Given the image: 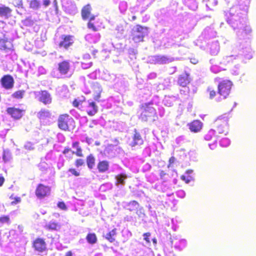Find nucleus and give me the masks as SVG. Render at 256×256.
Segmentation results:
<instances>
[{
	"label": "nucleus",
	"mask_w": 256,
	"mask_h": 256,
	"mask_svg": "<svg viewBox=\"0 0 256 256\" xmlns=\"http://www.w3.org/2000/svg\"><path fill=\"white\" fill-rule=\"evenodd\" d=\"M179 192H181L182 193V194H184V192L182 190H180V191H179Z\"/></svg>",
	"instance_id": "nucleus-57"
},
{
	"label": "nucleus",
	"mask_w": 256,
	"mask_h": 256,
	"mask_svg": "<svg viewBox=\"0 0 256 256\" xmlns=\"http://www.w3.org/2000/svg\"><path fill=\"white\" fill-rule=\"evenodd\" d=\"M61 41L58 44V46L65 49H68L74 43L72 36L70 35H62L61 36Z\"/></svg>",
	"instance_id": "nucleus-13"
},
{
	"label": "nucleus",
	"mask_w": 256,
	"mask_h": 256,
	"mask_svg": "<svg viewBox=\"0 0 256 256\" xmlns=\"http://www.w3.org/2000/svg\"><path fill=\"white\" fill-rule=\"evenodd\" d=\"M36 98L40 102L45 106H48L52 102V96L46 90H41L37 92Z\"/></svg>",
	"instance_id": "nucleus-6"
},
{
	"label": "nucleus",
	"mask_w": 256,
	"mask_h": 256,
	"mask_svg": "<svg viewBox=\"0 0 256 256\" xmlns=\"http://www.w3.org/2000/svg\"><path fill=\"white\" fill-rule=\"evenodd\" d=\"M10 198L12 200L11 202V204L12 205L20 203L21 201L20 198L14 197L12 195L10 196Z\"/></svg>",
	"instance_id": "nucleus-36"
},
{
	"label": "nucleus",
	"mask_w": 256,
	"mask_h": 256,
	"mask_svg": "<svg viewBox=\"0 0 256 256\" xmlns=\"http://www.w3.org/2000/svg\"><path fill=\"white\" fill-rule=\"evenodd\" d=\"M54 6L56 7V8H57V7H58V3H57L56 0H54Z\"/></svg>",
	"instance_id": "nucleus-55"
},
{
	"label": "nucleus",
	"mask_w": 256,
	"mask_h": 256,
	"mask_svg": "<svg viewBox=\"0 0 256 256\" xmlns=\"http://www.w3.org/2000/svg\"><path fill=\"white\" fill-rule=\"evenodd\" d=\"M150 235L151 234L150 232H146L144 233L143 234L144 239L147 243H150V240L149 238L150 236Z\"/></svg>",
	"instance_id": "nucleus-42"
},
{
	"label": "nucleus",
	"mask_w": 256,
	"mask_h": 256,
	"mask_svg": "<svg viewBox=\"0 0 256 256\" xmlns=\"http://www.w3.org/2000/svg\"><path fill=\"white\" fill-rule=\"evenodd\" d=\"M58 206L62 210H66L67 209L66 204L63 202H58Z\"/></svg>",
	"instance_id": "nucleus-43"
},
{
	"label": "nucleus",
	"mask_w": 256,
	"mask_h": 256,
	"mask_svg": "<svg viewBox=\"0 0 256 256\" xmlns=\"http://www.w3.org/2000/svg\"><path fill=\"white\" fill-rule=\"evenodd\" d=\"M14 82V78L10 74L4 75L0 79V84L6 90L13 88Z\"/></svg>",
	"instance_id": "nucleus-12"
},
{
	"label": "nucleus",
	"mask_w": 256,
	"mask_h": 256,
	"mask_svg": "<svg viewBox=\"0 0 256 256\" xmlns=\"http://www.w3.org/2000/svg\"><path fill=\"white\" fill-rule=\"evenodd\" d=\"M84 101V98L82 100H78V99H74L72 102V106L75 108H78L80 106V104L82 103Z\"/></svg>",
	"instance_id": "nucleus-41"
},
{
	"label": "nucleus",
	"mask_w": 256,
	"mask_h": 256,
	"mask_svg": "<svg viewBox=\"0 0 256 256\" xmlns=\"http://www.w3.org/2000/svg\"><path fill=\"white\" fill-rule=\"evenodd\" d=\"M116 178L118 183L123 185L125 183L124 180L126 178V176L125 174H120L118 175Z\"/></svg>",
	"instance_id": "nucleus-31"
},
{
	"label": "nucleus",
	"mask_w": 256,
	"mask_h": 256,
	"mask_svg": "<svg viewBox=\"0 0 256 256\" xmlns=\"http://www.w3.org/2000/svg\"><path fill=\"white\" fill-rule=\"evenodd\" d=\"M72 146L73 148L76 149V151L75 152H72V154H75L78 157H82L84 156L82 150L80 146V143L78 142H74L72 143Z\"/></svg>",
	"instance_id": "nucleus-23"
},
{
	"label": "nucleus",
	"mask_w": 256,
	"mask_h": 256,
	"mask_svg": "<svg viewBox=\"0 0 256 256\" xmlns=\"http://www.w3.org/2000/svg\"><path fill=\"white\" fill-rule=\"evenodd\" d=\"M152 241L154 245H156L157 244V240L156 238H154L152 240Z\"/></svg>",
	"instance_id": "nucleus-54"
},
{
	"label": "nucleus",
	"mask_w": 256,
	"mask_h": 256,
	"mask_svg": "<svg viewBox=\"0 0 256 256\" xmlns=\"http://www.w3.org/2000/svg\"><path fill=\"white\" fill-rule=\"evenodd\" d=\"M181 179L184 181L186 183L189 182L191 180H192V177L190 175L184 176L182 175L181 176Z\"/></svg>",
	"instance_id": "nucleus-39"
},
{
	"label": "nucleus",
	"mask_w": 256,
	"mask_h": 256,
	"mask_svg": "<svg viewBox=\"0 0 256 256\" xmlns=\"http://www.w3.org/2000/svg\"><path fill=\"white\" fill-rule=\"evenodd\" d=\"M117 235V229L114 228L112 230L108 232L104 237L106 240L110 243H112L116 242V237Z\"/></svg>",
	"instance_id": "nucleus-18"
},
{
	"label": "nucleus",
	"mask_w": 256,
	"mask_h": 256,
	"mask_svg": "<svg viewBox=\"0 0 256 256\" xmlns=\"http://www.w3.org/2000/svg\"><path fill=\"white\" fill-rule=\"evenodd\" d=\"M25 110L16 108L14 106L8 108L6 112L14 120H20L21 118L25 112Z\"/></svg>",
	"instance_id": "nucleus-9"
},
{
	"label": "nucleus",
	"mask_w": 256,
	"mask_h": 256,
	"mask_svg": "<svg viewBox=\"0 0 256 256\" xmlns=\"http://www.w3.org/2000/svg\"><path fill=\"white\" fill-rule=\"evenodd\" d=\"M12 4L16 7H22V0H12Z\"/></svg>",
	"instance_id": "nucleus-40"
},
{
	"label": "nucleus",
	"mask_w": 256,
	"mask_h": 256,
	"mask_svg": "<svg viewBox=\"0 0 256 256\" xmlns=\"http://www.w3.org/2000/svg\"><path fill=\"white\" fill-rule=\"evenodd\" d=\"M12 12L10 8L7 6H0V16L8 17Z\"/></svg>",
	"instance_id": "nucleus-27"
},
{
	"label": "nucleus",
	"mask_w": 256,
	"mask_h": 256,
	"mask_svg": "<svg viewBox=\"0 0 256 256\" xmlns=\"http://www.w3.org/2000/svg\"><path fill=\"white\" fill-rule=\"evenodd\" d=\"M92 20H89L87 24V26L89 29L92 30L94 32H96L98 30L94 24L92 22Z\"/></svg>",
	"instance_id": "nucleus-34"
},
{
	"label": "nucleus",
	"mask_w": 256,
	"mask_h": 256,
	"mask_svg": "<svg viewBox=\"0 0 256 256\" xmlns=\"http://www.w3.org/2000/svg\"><path fill=\"white\" fill-rule=\"evenodd\" d=\"M214 130L218 134H224L227 132L228 120L224 118H218L213 122Z\"/></svg>",
	"instance_id": "nucleus-5"
},
{
	"label": "nucleus",
	"mask_w": 256,
	"mask_h": 256,
	"mask_svg": "<svg viewBox=\"0 0 256 256\" xmlns=\"http://www.w3.org/2000/svg\"><path fill=\"white\" fill-rule=\"evenodd\" d=\"M190 82L189 75L184 73L180 76L178 78V84L182 86H186Z\"/></svg>",
	"instance_id": "nucleus-20"
},
{
	"label": "nucleus",
	"mask_w": 256,
	"mask_h": 256,
	"mask_svg": "<svg viewBox=\"0 0 256 256\" xmlns=\"http://www.w3.org/2000/svg\"><path fill=\"white\" fill-rule=\"evenodd\" d=\"M0 50L8 52L13 50L12 42L8 39H0Z\"/></svg>",
	"instance_id": "nucleus-16"
},
{
	"label": "nucleus",
	"mask_w": 256,
	"mask_h": 256,
	"mask_svg": "<svg viewBox=\"0 0 256 256\" xmlns=\"http://www.w3.org/2000/svg\"><path fill=\"white\" fill-rule=\"evenodd\" d=\"M71 151V149L68 147L65 148L62 151V154H66Z\"/></svg>",
	"instance_id": "nucleus-45"
},
{
	"label": "nucleus",
	"mask_w": 256,
	"mask_h": 256,
	"mask_svg": "<svg viewBox=\"0 0 256 256\" xmlns=\"http://www.w3.org/2000/svg\"><path fill=\"white\" fill-rule=\"evenodd\" d=\"M5 179L4 176H0V186H2L4 182Z\"/></svg>",
	"instance_id": "nucleus-47"
},
{
	"label": "nucleus",
	"mask_w": 256,
	"mask_h": 256,
	"mask_svg": "<svg viewBox=\"0 0 256 256\" xmlns=\"http://www.w3.org/2000/svg\"><path fill=\"white\" fill-rule=\"evenodd\" d=\"M84 164V161L83 159L82 158H78L74 162L75 166L77 168L81 166Z\"/></svg>",
	"instance_id": "nucleus-37"
},
{
	"label": "nucleus",
	"mask_w": 256,
	"mask_h": 256,
	"mask_svg": "<svg viewBox=\"0 0 256 256\" xmlns=\"http://www.w3.org/2000/svg\"><path fill=\"white\" fill-rule=\"evenodd\" d=\"M75 124L74 118L68 114H60L57 120L58 128L64 132L70 131L74 127Z\"/></svg>",
	"instance_id": "nucleus-3"
},
{
	"label": "nucleus",
	"mask_w": 256,
	"mask_h": 256,
	"mask_svg": "<svg viewBox=\"0 0 256 256\" xmlns=\"http://www.w3.org/2000/svg\"><path fill=\"white\" fill-rule=\"evenodd\" d=\"M72 253L71 251H68L66 252L64 256H72Z\"/></svg>",
	"instance_id": "nucleus-50"
},
{
	"label": "nucleus",
	"mask_w": 256,
	"mask_h": 256,
	"mask_svg": "<svg viewBox=\"0 0 256 256\" xmlns=\"http://www.w3.org/2000/svg\"><path fill=\"white\" fill-rule=\"evenodd\" d=\"M214 130H210L208 131L205 134V136H204L205 140H211L212 138V137L214 136Z\"/></svg>",
	"instance_id": "nucleus-33"
},
{
	"label": "nucleus",
	"mask_w": 256,
	"mask_h": 256,
	"mask_svg": "<svg viewBox=\"0 0 256 256\" xmlns=\"http://www.w3.org/2000/svg\"><path fill=\"white\" fill-rule=\"evenodd\" d=\"M50 0H44L43 1V4L44 6L46 7L48 5H50Z\"/></svg>",
	"instance_id": "nucleus-46"
},
{
	"label": "nucleus",
	"mask_w": 256,
	"mask_h": 256,
	"mask_svg": "<svg viewBox=\"0 0 256 256\" xmlns=\"http://www.w3.org/2000/svg\"><path fill=\"white\" fill-rule=\"evenodd\" d=\"M130 210H133V209H130Z\"/></svg>",
	"instance_id": "nucleus-58"
},
{
	"label": "nucleus",
	"mask_w": 256,
	"mask_h": 256,
	"mask_svg": "<svg viewBox=\"0 0 256 256\" xmlns=\"http://www.w3.org/2000/svg\"><path fill=\"white\" fill-rule=\"evenodd\" d=\"M10 221V218L8 216H0V222L1 224L7 223L8 224Z\"/></svg>",
	"instance_id": "nucleus-35"
},
{
	"label": "nucleus",
	"mask_w": 256,
	"mask_h": 256,
	"mask_svg": "<svg viewBox=\"0 0 256 256\" xmlns=\"http://www.w3.org/2000/svg\"><path fill=\"white\" fill-rule=\"evenodd\" d=\"M128 206H132L133 207H135L136 208H137L138 206V202L136 200H132L130 201L128 204Z\"/></svg>",
	"instance_id": "nucleus-44"
},
{
	"label": "nucleus",
	"mask_w": 256,
	"mask_h": 256,
	"mask_svg": "<svg viewBox=\"0 0 256 256\" xmlns=\"http://www.w3.org/2000/svg\"><path fill=\"white\" fill-rule=\"evenodd\" d=\"M68 172H70L72 175L76 176H80V173L79 171L76 170L74 168H70L68 169Z\"/></svg>",
	"instance_id": "nucleus-38"
},
{
	"label": "nucleus",
	"mask_w": 256,
	"mask_h": 256,
	"mask_svg": "<svg viewBox=\"0 0 256 256\" xmlns=\"http://www.w3.org/2000/svg\"><path fill=\"white\" fill-rule=\"evenodd\" d=\"M88 242L90 244H94L97 242V236L94 233H88L86 236Z\"/></svg>",
	"instance_id": "nucleus-26"
},
{
	"label": "nucleus",
	"mask_w": 256,
	"mask_h": 256,
	"mask_svg": "<svg viewBox=\"0 0 256 256\" xmlns=\"http://www.w3.org/2000/svg\"><path fill=\"white\" fill-rule=\"evenodd\" d=\"M86 111L87 114L90 116H94L98 110V107L94 101L88 102V104L86 106Z\"/></svg>",
	"instance_id": "nucleus-14"
},
{
	"label": "nucleus",
	"mask_w": 256,
	"mask_h": 256,
	"mask_svg": "<svg viewBox=\"0 0 256 256\" xmlns=\"http://www.w3.org/2000/svg\"><path fill=\"white\" fill-rule=\"evenodd\" d=\"M132 20H135L136 19V16H134L132 18Z\"/></svg>",
	"instance_id": "nucleus-56"
},
{
	"label": "nucleus",
	"mask_w": 256,
	"mask_h": 256,
	"mask_svg": "<svg viewBox=\"0 0 256 256\" xmlns=\"http://www.w3.org/2000/svg\"><path fill=\"white\" fill-rule=\"evenodd\" d=\"M70 64L68 60H64L58 64L57 70L62 75H66L70 72Z\"/></svg>",
	"instance_id": "nucleus-11"
},
{
	"label": "nucleus",
	"mask_w": 256,
	"mask_h": 256,
	"mask_svg": "<svg viewBox=\"0 0 256 256\" xmlns=\"http://www.w3.org/2000/svg\"><path fill=\"white\" fill-rule=\"evenodd\" d=\"M100 36L99 34L94 35L89 34L86 36V40L90 44H96L100 40Z\"/></svg>",
	"instance_id": "nucleus-22"
},
{
	"label": "nucleus",
	"mask_w": 256,
	"mask_h": 256,
	"mask_svg": "<svg viewBox=\"0 0 256 256\" xmlns=\"http://www.w3.org/2000/svg\"><path fill=\"white\" fill-rule=\"evenodd\" d=\"M60 228V225L56 222H50L46 225V228L49 230H57Z\"/></svg>",
	"instance_id": "nucleus-28"
},
{
	"label": "nucleus",
	"mask_w": 256,
	"mask_h": 256,
	"mask_svg": "<svg viewBox=\"0 0 256 256\" xmlns=\"http://www.w3.org/2000/svg\"><path fill=\"white\" fill-rule=\"evenodd\" d=\"M40 4L38 0H31L30 2V6L32 9H38L40 8Z\"/></svg>",
	"instance_id": "nucleus-32"
},
{
	"label": "nucleus",
	"mask_w": 256,
	"mask_h": 256,
	"mask_svg": "<svg viewBox=\"0 0 256 256\" xmlns=\"http://www.w3.org/2000/svg\"><path fill=\"white\" fill-rule=\"evenodd\" d=\"M98 52V51L97 50H94L92 51V54L94 55V57H96V54Z\"/></svg>",
	"instance_id": "nucleus-51"
},
{
	"label": "nucleus",
	"mask_w": 256,
	"mask_h": 256,
	"mask_svg": "<svg viewBox=\"0 0 256 256\" xmlns=\"http://www.w3.org/2000/svg\"><path fill=\"white\" fill-rule=\"evenodd\" d=\"M153 104L152 102L142 104L140 106L142 112L139 118L142 122L152 121L154 122L157 118V114L156 109L150 105Z\"/></svg>",
	"instance_id": "nucleus-2"
},
{
	"label": "nucleus",
	"mask_w": 256,
	"mask_h": 256,
	"mask_svg": "<svg viewBox=\"0 0 256 256\" xmlns=\"http://www.w3.org/2000/svg\"><path fill=\"white\" fill-rule=\"evenodd\" d=\"M81 64L84 68H87L92 66V62L90 60V55L86 54L83 56Z\"/></svg>",
	"instance_id": "nucleus-25"
},
{
	"label": "nucleus",
	"mask_w": 256,
	"mask_h": 256,
	"mask_svg": "<svg viewBox=\"0 0 256 256\" xmlns=\"http://www.w3.org/2000/svg\"><path fill=\"white\" fill-rule=\"evenodd\" d=\"M24 90H18L14 92L11 96L13 98L20 100L24 98Z\"/></svg>",
	"instance_id": "nucleus-29"
},
{
	"label": "nucleus",
	"mask_w": 256,
	"mask_h": 256,
	"mask_svg": "<svg viewBox=\"0 0 256 256\" xmlns=\"http://www.w3.org/2000/svg\"><path fill=\"white\" fill-rule=\"evenodd\" d=\"M193 170H188L186 172V174H188V175H189L190 174H192V172Z\"/></svg>",
	"instance_id": "nucleus-53"
},
{
	"label": "nucleus",
	"mask_w": 256,
	"mask_h": 256,
	"mask_svg": "<svg viewBox=\"0 0 256 256\" xmlns=\"http://www.w3.org/2000/svg\"><path fill=\"white\" fill-rule=\"evenodd\" d=\"M148 28L136 24L132 30L131 36L132 40L135 42H140L144 41V38L147 34Z\"/></svg>",
	"instance_id": "nucleus-4"
},
{
	"label": "nucleus",
	"mask_w": 256,
	"mask_h": 256,
	"mask_svg": "<svg viewBox=\"0 0 256 256\" xmlns=\"http://www.w3.org/2000/svg\"><path fill=\"white\" fill-rule=\"evenodd\" d=\"M32 247L38 252H43L46 250V244L43 238H37L32 242Z\"/></svg>",
	"instance_id": "nucleus-8"
},
{
	"label": "nucleus",
	"mask_w": 256,
	"mask_h": 256,
	"mask_svg": "<svg viewBox=\"0 0 256 256\" xmlns=\"http://www.w3.org/2000/svg\"><path fill=\"white\" fill-rule=\"evenodd\" d=\"M220 80V77H216L214 78L215 82H218L217 86L218 94L220 96L218 101L221 99H226L228 96L233 86L232 82L229 80Z\"/></svg>",
	"instance_id": "nucleus-1"
},
{
	"label": "nucleus",
	"mask_w": 256,
	"mask_h": 256,
	"mask_svg": "<svg viewBox=\"0 0 256 256\" xmlns=\"http://www.w3.org/2000/svg\"><path fill=\"white\" fill-rule=\"evenodd\" d=\"M202 127V123L198 120H194L190 124L189 128L192 132H199Z\"/></svg>",
	"instance_id": "nucleus-21"
},
{
	"label": "nucleus",
	"mask_w": 256,
	"mask_h": 256,
	"mask_svg": "<svg viewBox=\"0 0 256 256\" xmlns=\"http://www.w3.org/2000/svg\"><path fill=\"white\" fill-rule=\"evenodd\" d=\"M51 192V188L48 186L39 184L36 187L35 194L38 198L42 199L48 196Z\"/></svg>",
	"instance_id": "nucleus-7"
},
{
	"label": "nucleus",
	"mask_w": 256,
	"mask_h": 256,
	"mask_svg": "<svg viewBox=\"0 0 256 256\" xmlns=\"http://www.w3.org/2000/svg\"><path fill=\"white\" fill-rule=\"evenodd\" d=\"M92 7L90 4H88L84 6L81 10L82 19L84 20H94L96 16L92 14Z\"/></svg>",
	"instance_id": "nucleus-10"
},
{
	"label": "nucleus",
	"mask_w": 256,
	"mask_h": 256,
	"mask_svg": "<svg viewBox=\"0 0 256 256\" xmlns=\"http://www.w3.org/2000/svg\"><path fill=\"white\" fill-rule=\"evenodd\" d=\"M207 92L208 94L209 95V98L210 100H213L216 96V94H218V92L214 90V88L212 86H208L207 88Z\"/></svg>",
	"instance_id": "nucleus-30"
},
{
	"label": "nucleus",
	"mask_w": 256,
	"mask_h": 256,
	"mask_svg": "<svg viewBox=\"0 0 256 256\" xmlns=\"http://www.w3.org/2000/svg\"><path fill=\"white\" fill-rule=\"evenodd\" d=\"M86 164L89 169H92L95 166L96 158L94 156L90 154L86 158Z\"/></svg>",
	"instance_id": "nucleus-24"
},
{
	"label": "nucleus",
	"mask_w": 256,
	"mask_h": 256,
	"mask_svg": "<svg viewBox=\"0 0 256 256\" xmlns=\"http://www.w3.org/2000/svg\"><path fill=\"white\" fill-rule=\"evenodd\" d=\"M144 144V140L140 133L136 129L134 130V134L132 136V142L130 146L132 147L138 145H142Z\"/></svg>",
	"instance_id": "nucleus-15"
},
{
	"label": "nucleus",
	"mask_w": 256,
	"mask_h": 256,
	"mask_svg": "<svg viewBox=\"0 0 256 256\" xmlns=\"http://www.w3.org/2000/svg\"><path fill=\"white\" fill-rule=\"evenodd\" d=\"M100 98V93L98 92L97 94L94 96V99L96 101H99V98Z\"/></svg>",
	"instance_id": "nucleus-48"
},
{
	"label": "nucleus",
	"mask_w": 256,
	"mask_h": 256,
	"mask_svg": "<svg viewBox=\"0 0 256 256\" xmlns=\"http://www.w3.org/2000/svg\"><path fill=\"white\" fill-rule=\"evenodd\" d=\"M2 158L5 162L8 160V158L6 156V153L5 152H4L3 154Z\"/></svg>",
	"instance_id": "nucleus-49"
},
{
	"label": "nucleus",
	"mask_w": 256,
	"mask_h": 256,
	"mask_svg": "<svg viewBox=\"0 0 256 256\" xmlns=\"http://www.w3.org/2000/svg\"><path fill=\"white\" fill-rule=\"evenodd\" d=\"M191 62L193 63V64H196L198 62V60L196 58H192L191 59Z\"/></svg>",
	"instance_id": "nucleus-52"
},
{
	"label": "nucleus",
	"mask_w": 256,
	"mask_h": 256,
	"mask_svg": "<svg viewBox=\"0 0 256 256\" xmlns=\"http://www.w3.org/2000/svg\"><path fill=\"white\" fill-rule=\"evenodd\" d=\"M97 168L100 173L106 172L109 168L108 162L106 160L99 161L97 164Z\"/></svg>",
	"instance_id": "nucleus-19"
},
{
	"label": "nucleus",
	"mask_w": 256,
	"mask_h": 256,
	"mask_svg": "<svg viewBox=\"0 0 256 256\" xmlns=\"http://www.w3.org/2000/svg\"><path fill=\"white\" fill-rule=\"evenodd\" d=\"M52 114L50 110L45 108L41 109L37 114V117L40 120H46L50 118Z\"/></svg>",
	"instance_id": "nucleus-17"
}]
</instances>
